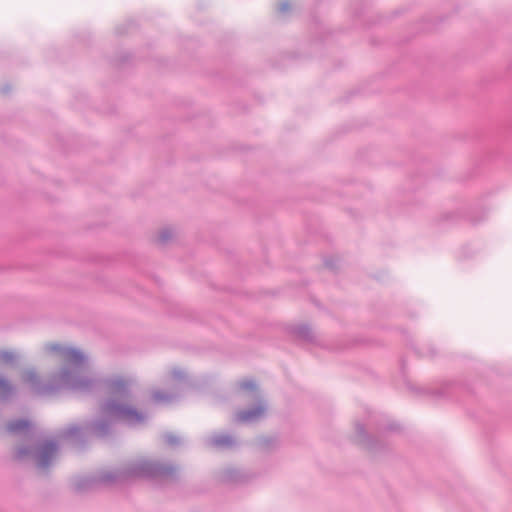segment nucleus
<instances>
[{"label":"nucleus","instance_id":"1","mask_svg":"<svg viewBox=\"0 0 512 512\" xmlns=\"http://www.w3.org/2000/svg\"><path fill=\"white\" fill-rule=\"evenodd\" d=\"M56 448L52 443L45 444L41 447L38 455V465L45 466L48 461L55 455Z\"/></svg>","mask_w":512,"mask_h":512},{"label":"nucleus","instance_id":"5","mask_svg":"<svg viewBox=\"0 0 512 512\" xmlns=\"http://www.w3.org/2000/svg\"><path fill=\"white\" fill-rule=\"evenodd\" d=\"M13 359V355L9 352L0 353V362H8Z\"/></svg>","mask_w":512,"mask_h":512},{"label":"nucleus","instance_id":"8","mask_svg":"<svg viewBox=\"0 0 512 512\" xmlns=\"http://www.w3.org/2000/svg\"><path fill=\"white\" fill-rule=\"evenodd\" d=\"M243 386L245 388H250V387L252 388L253 387L252 383H243Z\"/></svg>","mask_w":512,"mask_h":512},{"label":"nucleus","instance_id":"7","mask_svg":"<svg viewBox=\"0 0 512 512\" xmlns=\"http://www.w3.org/2000/svg\"><path fill=\"white\" fill-rule=\"evenodd\" d=\"M8 390H9L8 383L5 380L0 379V394H4Z\"/></svg>","mask_w":512,"mask_h":512},{"label":"nucleus","instance_id":"4","mask_svg":"<svg viewBox=\"0 0 512 512\" xmlns=\"http://www.w3.org/2000/svg\"><path fill=\"white\" fill-rule=\"evenodd\" d=\"M261 413H262L261 409H257L255 411L244 412V413L241 414V419L242 420H249V419H252V418L260 415Z\"/></svg>","mask_w":512,"mask_h":512},{"label":"nucleus","instance_id":"6","mask_svg":"<svg viewBox=\"0 0 512 512\" xmlns=\"http://www.w3.org/2000/svg\"><path fill=\"white\" fill-rule=\"evenodd\" d=\"M69 358H71L75 361H78V360H82L83 357L79 352L72 350L69 352Z\"/></svg>","mask_w":512,"mask_h":512},{"label":"nucleus","instance_id":"2","mask_svg":"<svg viewBox=\"0 0 512 512\" xmlns=\"http://www.w3.org/2000/svg\"><path fill=\"white\" fill-rule=\"evenodd\" d=\"M27 427H28V422L22 421V420L11 422L8 425V429L11 432L21 431V430H23V429H25Z\"/></svg>","mask_w":512,"mask_h":512},{"label":"nucleus","instance_id":"3","mask_svg":"<svg viewBox=\"0 0 512 512\" xmlns=\"http://www.w3.org/2000/svg\"><path fill=\"white\" fill-rule=\"evenodd\" d=\"M119 413L123 418H126L128 420H133V419L141 420L142 419V417L138 413H136L135 411L130 410V409L120 410Z\"/></svg>","mask_w":512,"mask_h":512}]
</instances>
